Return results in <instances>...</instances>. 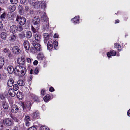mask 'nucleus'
Listing matches in <instances>:
<instances>
[{
	"instance_id": "f257e3e1",
	"label": "nucleus",
	"mask_w": 130,
	"mask_h": 130,
	"mask_svg": "<svg viewBox=\"0 0 130 130\" xmlns=\"http://www.w3.org/2000/svg\"><path fill=\"white\" fill-rule=\"evenodd\" d=\"M7 68L8 72L9 73L11 74L14 71V73L19 77L24 76L27 71L25 67L20 66H17L14 69L12 66L9 65L8 66Z\"/></svg>"
},
{
	"instance_id": "f03ea898",
	"label": "nucleus",
	"mask_w": 130,
	"mask_h": 130,
	"mask_svg": "<svg viewBox=\"0 0 130 130\" xmlns=\"http://www.w3.org/2000/svg\"><path fill=\"white\" fill-rule=\"evenodd\" d=\"M28 2L30 5L36 8L40 6L42 8L44 9L46 6V3L43 1H38V0H29Z\"/></svg>"
},
{
	"instance_id": "7ed1b4c3",
	"label": "nucleus",
	"mask_w": 130,
	"mask_h": 130,
	"mask_svg": "<svg viewBox=\"0 0 130 130\" xmlns=\"http://www.w3.org/2000/svg\"><path fill=\"white\" fill-rule=\"evenodd\" d=\"M40 13L41 20L44 22L43 24V28L45 30H47L49 28L48 19L45 12H41Z\"/></svg>"
},
{
	"instance_id": "20e7f679",
	"label": "nucleus",
	"mask_w": 130,
	"mask_h": 130,
	"mask_svg": "<svg viewBox=\"0 0 130 130\" xmlns=\"http://www.w3.org/2000/svg\"><path fill=\"white\" fill-rule=\"evenodd\" d=\"M30 41L34 47H31L30 48V50L32 53H35L36 50L39 51L40 50V45L39 44L36 42V41L32 39H30Z\"/></svg>"
},
{
	"instance_id": "39448f33",
	"label": "nucleus",
	"mask_w": 130,
	"mask_h": 130,
	"mask_svg": "<svg viewBox=\"0 0 130 130\" xmlns=\"http://www.w3.org/2000/svg\"><path fill=\"white\" fill-rule=\"evenodd\" d=\"M23 110L27 113L29 112L31 108V103L29 101H27L26 102L25 105L22 104V105Z\"/></svg>"
},
{
	"instance_id": "423d86ee",
	"label": "nucleus",
	"mask_w": 130,
	"mask_h": 130,
	"mask_svg": "<svg viewBox=\"0 0 130 130\" xmlns=\"http://www.w3.org/2000/svg\"><path fill=\"white\" fill-rule=\"evenodd\" d=\"M16 21H18L20 25H23L25 24L26 20L24 17L17 16Z\"/></svg>"
},
{
	"instance_id": "0eeeda50",
	"label": "nucleus",
	"mask_w": 130,
	"mask_h": 130,
	"mask_svg": "<svg viewBox=\"0 0 130 130\" xmlns=\"http://www.w3.org/2000/svg\"><path fill=\"white\" fill-rule=\"evenodd\" d=\"M80 20H81L80 19V16L79 15L76 16L71 19L72 23L74 24H79Z\"/></svg>"
},
{
	"instance_id": "6e6552de",
	"label": "nucleus",
	"mask_w": 130,
	"mask_h": 130,
	"mask_svg": "<svg viewBox=\"0 0 130 130\" xmlns=\"http://www.w3.org/2000/svg\"><path fill=\"white\" fill-rule=\"evenodd\" d=\"M8 126H10L13 125V123L12 120L9 118H7L3 121Z\"/></svg>"
},
{
	"instance_id": "1a4fd4ad",
	"label": "nucleus",
	"mask_w": 130,
	"mask_h": 130,
	"mask_svg": "<svg viewBox=\"0 0 130 130\" xmlns=\"http://www.w3.org/2000/svg\"><path fill=\"white\" fill-rule=\"evenodd\" d=\"M40 21L39 17L36 16L32 19V23L35 25L39 24L40 23Z\"/></svg>"
},
{
	"instance_id": "9d476101",
	"label": "nucleus",
	"mask_w": 130,
	"mask_h": 130,
	"mask_svg": "<svg viewBox=\"0 0 130 130\" xmlns=\"http://www.w3.org/2000/svg\"><path fill=\"white\" fill-rule=\"evenodd\" d=\"M12 51L13 53L17 54H20L21 51L20 49L17 46L13 47L12 49Z\"/></svg>"
},
{
	"instance_id": "9b49d317",
	"label": "nucleus",
	"mask_w": 130,
	"mask_h": 130,
	"mask_svg": "<svg viewBox=\"0 0 130 130\" xmlns=\"http://www.w3.org/2000/svg\"><path fill=\"white\" fill-rule=\"evenodd\" d=\"M11 109V112L12 113H15L18 112L19 108L17 105H13L12 106Z\"/></svg>"
},
{
	"instance_id": "f8f14e48",
	"label": "nucleus",
	"mask_w": 130,
	"mask_h": 130,
	"mask_svg": "<svg viewBox=\"0 0 130 130\" xmlns=\"http://www.w3.org/2000/svg\"><path fill=\"white\" fill-rule=\"evenodd\" d=\"M18 26L15 25L11 26L10 27V31L12 33L16 32L18 30Z\"/></svg>"
},
{
	"instance_id": "ddd939ff",
	"label": "nucleus",
	"mask_w": 130,
	"mask_h": 130,
	"mask_svg": "<svg viewBox=\"0 0 130 130\" xmlns=\"http://www.w3.org/2000/svg\"><path fill=\"white\" fill-rule=\"evenodd\" d=\"M45 57L42 53L40 52L38 54L37 59L38 60H43L45 59Z\"/></svg>"
},
{
	"instance_id": "4468645a",
	"label": "nucleus",
	"mask_w": 130,
	"mask_h": 130,
	"mask_svg": "<svg viewBox=\"0 0 130 130\" xmlns=\"http://www.w3.org/2000/svg\"><path fill=\"white\" fill-rule=\"evenodd\" d=\"M30 120V117L27 115H26L25 117L24 121L25 122L26 125V126H29L30 125V123L29 121Z\"/></svg>"
},
{
	"instance_id": "2eb2a0df",
	"label": "nucleus",
	"mask_w": 130,
	"mask_h": 130,
	"mask_svg": "<svg viewBox=\"0 0 130 130\" xmlns=\"http://www.w3.org/2000/svg\"><path fill=\"white\" fill-rule=\"evenodd\" d=\"M116 54V52L114 50H112L108 52L107 53V55L108 58H109L111 57V56H115Z\"/></svg>"
},
{
	"instance_id": "dca6fc26",
	"label": "nucleus",
	"mask_w": 130,
	"mask_h": 130,
	"mask_svg": "<svg viewBox=\"0 0 130 130\" xmlns=\"http://www.w3.org/2000/svg\"><path fill=\"white\" fill-rule=\"evenodd\" d=\"M17 62L19 64L21 65L24 64L25 62V59L24 57L22 56L21 58H19L17 60Z\"/></svg>"
},
{
	"instance_id": "f3484780",
	"label": "nucleus",
	"mask_w": 130,
	"mask_h": 130,
	"mask_svg": "<svg viewBox=\"0 0 130 130\" xmlns=\"http://www.w3.org/2000/svg\"><path fill=\"white\" fill-rule=\"evenodd\" d=\"M43 37L44 38V43L46 44L47 41L49 40L50 37L48 34L47 33H44L43 35Z\"/></svg>"
},
{
	"instance_id": "a211bd4d",
	"label": "nucleus",
	"mask_w": 130,
	"mask_h": 130,
	"mask_svg": "<svg viewBox=\"0 0 130 130\" xmlns=\"http://www.w3.org/2000/svg\"><path fill=\"white\" fill-rule=\"evenodd\" d=\"M17 37L14 35H11L8 39V41L10 42H13L15 41L17 39Z\"/></svg>"
},
{
	"instance_id": "6ab92c4d",
	"label": "nucleus",
	"mask_w": 130,
	"mask_h": 130,
	"mask_svg": "<svg viewBox=\"0 0 130 130\" xmlns=\"http://www.w3.org/2000/svg\"><path fill=\"white\" fill-rule=\"evenodd\" d=\"M24 47L26 50H28L30 48L29 43L27 41H25L23 43Z\"/></svg>"
},
{
	"instance_id": "aec40b11",
	"label": "nucleus",
	"mask_w": 130,
	"mask_h": 130,
	"mask_svg": "<svg viewBox=\"0 0 130 130\" xmlns=\"http://www.w3.org/2000/svg\"><path fill=\"white\" fill-rule=\"evenodd\" d=\"M47 49L50 51L53 48V43L51 41L49 40L48 41L47 45Z\"/></svg>"
},
{
	"instance_id": "412c9836",
	"label": "nucleus",
	"mask_w": 130,
	"mask_h": 130,
	"mask_svg": "<svg viewBox=\"0 0 130 130\" xmlns=\"http://www.w3.org/2000/svg\"><path fill=\"white\" fill-rule=\"evenodd\" d=\"M32 117L34 119H35L38 117L40 115L39 112L37 111L34 112L31 114Z\"/></svg>"
},
{
	"instance_id": "4be33fe9",
	"label": "nucleus",
	"mask_w": 130,
	"mask_h": 130,
	"mask_svg": "<svg viewBox=\"0 0 130 130\" xmlns=\"http://www.w3.org/2000/svg\"><path fill=\"white\" fill-rule=\"evenodd\" d=\"M18 10L19 14L21 15H23L25 13L24 10L22 8V6L21 5H19L18 6Z\"/></svg>"
},
{
	"instance_id": "5701e85b",
	"label": "nucleus",
	"mask_w": 130,
	"mask_h": 130,
	"mask_svg": "<svg viewBox=\"0 0 130 130\" xmlns=\"http://www.w3.org/2000/svg\"><path fill=\"white\" fill-rule=\"evenodd\" d=\"M8 93L9 95L13 97L15 95V93L13 91L14 90L10 88L8 90Z\"/></svg>"
},
{
	"instance_id": "b1692460",
	"label": "nucleus",
	"mask_w": 130,
	"mask_h": 130,
	"mask_svg": "<svg viewBox=\"0 0 130 130\" xmlns=\"http://www.w3.org/2000/svg\"><path fill=\"white\" fill-rule=\"evenodd\" d=\"M41 36L40 35L38 34H35V40L38 41L39 42L41 39Z\"/></svg>"
},
{
	"instance_id": "393cba45",
	"label": "nucleus",
	"mask_w": 130,
	"mask_h": 130,
	"mask_svg": "<svg viewBox=\"0 0 130 130\" xmlns=\"http://www.w3.org/2000/svg\"><path fill=\"white\" fill-rule=\"evenodd\" d=\"M14 81L13 79L10 78L9 79L7 83L8 86L10 87H12Z\"/></svg>"
},
{
	"instance_id": "a878e982",
	"label": "nucleus",
	"mask_w": 130,
	"mask_h": 130,
	"mask_svg": "<svg viewBox=\"0 0 130 130\" xmlns=\"http://www.w3.org/2000/svg\"><path fill=\"white\" fill-rule=\"evenodd\" d=\"M15 6L13 5H11L9 7L8 9L11 11H14L15 10Z\"/></svg>"
},
{
	"instance_id": "bb28decb",
	"label": "nucleus",
	"mask_w": 130,
	"mask_h": 130,
	"mask_svg": "<svg viewBox=\"0 0 130 130\" xmlns=\"http://www.w3.org/2000/svg\"><path fill=\"white\" fill-rule=\"evenodd\" d=\"M15 15V14L14 13H10V14H9L8 19L11 20H13Z\"/></svg>"
},
{
	"instance_id": "cd10ccee",
	"label": "nucleus",
	"mask_w": 130,
	"mask_h": 130,
	"mask_svg": "<svg viewBox=\"0 0 130 130\" xmlns=\"http://www.w3.org/2000/svg\"><path fill=\"white\" fill-rule=\"evenodd\" d=\"M17 98L20 100H21L23 98V95L20 92H18L17 94Z\"/></svg>"
},
{
	"instance_id": "c85d7f7f",
	"label": "nucleus",
	"mask_w": 130,
	"mask_h": 130,
	"mask_svg": "<svg viewBox=\"0 0 130 130\" xmlns=\"http://www.w3.org/2000/svg\"><path fill=\"white\" fill-rule=\"evenodd\" d=\"M114 47L116 48L119 51H120L121 50V46L118 43H115L114 45Z\"/></svg>"
},
{
	"instance_id": "c756f323",
	"label": "nucleus",
	"mask_w": 130,
	"mask_h": 130,
	"mask_svg": "<svg viewBox=\"0 0 130 130\" xmlns=\"http://www.w3.org/2000/svg\"><path fill=\"white\" fill-rule=\"evenodd\" d=\"M4 63V60L2 57H0V68H1Z\"/></svg>"
},
{
	"instance_id": "7c9ffc66",
	"label": "nucleus",
	"mask_w": 130,
	"mask_h": 130,
	"mask_svg": "<svg viewBox=\"0 0 130 130\" xmlns=\"http://www.w3.org/2000/svg\"><path fill=\"white\" fill-rule=\"evenodd\" d=\"M51 97L49 94H47L43 98V100L45 102H47L50 99Z\"/></svg>"
},
{
	"instance_id": "2f4dec72",
	"label": "nucleus",
	"mask_w": 130,
	"mask_h": 130,
	"mask_svg": "<svg viewBox=\"0 0 130 130\" xmlns=\"http://www.w3.org/2000/svg\"><path fill=\"white\" fill-rule=\"evenodd\" d=\"M3 108L5 109H7L9 107V104L6 102H4L2 103Z\"/></svg>"
},
{
	"instance_id": "473e14b6",
	"label": "nucleus",
	"mask_w": 130,
	"mask_h": 130,
	"mask_svg": "<svg viewBox=\"0 0 130 130\" xmlns=\"http://www.w3.org/2000/svg\"><path fill=\"white\" fill-rule=\"evenodd\" d=\"M6 16V13L4 12L1 15L0 19L2 21L4 20L5 19Z\"/></svg>"
},
{
	"instance_id": "72a5a7b5",
	"label": "nucleus",
	"mask_w": 130,
	"mask_h": 130,
	"mask_svg": "<svg viewBox=\"0 0 130 130\" xmlns=\"http://www.w3.org/2000/svg\"><path fill=\"white\" fill-rule=\"evenodd\" d=\"M7 36V34L4 32H2L1 34V37L3 39H5Z\"/></svg>"
},
{
	"instance_id": "f704fd0d",
	"label": "nucleus",
	"mask_w": 130,
	"mask_h": 130,
	"mask_svg": "<svg viewBox=\"0 0 130 130\" xmlns=\"http://www.w3.org/2000/svg\"><path fill=\"white\" fill-rule=\"evenodd\" d=\"M32 34L31 32L29 31H27L26 33V37L27 38H29L31 37Z\"/></svg>"
},
{
	"instance_id": "c9c22d12",
	"label": "nucleus",
	"mask_w": 130,
	"mask_h": 130,
	"mask_svg": "<svg viewBox=\"0 0 130 130\" xmlns=\"http://www.w3.org/2000/svg\"><path fill=\"white\" fill-rule=\"evenodd\" d=\"M53 44L54 46V48L55 49L57 50L58 48V43L57 41H55L53 42Z\"/></svg>"
},
{
	"instance_id": "e433bc0d",
	"label": "nucleus",
	"mask_w": 130,
	"mask_h": 130,
	"mask_svg": "<svg viewBox=\"0 0 130 130\" xmlns=\"http://www.w3.org/2000/svg\"><path fill=\"white\" fill-rule=\"evenodd\" d=\"M18 84L20 86H23L24 85L25 83L22 80H19L18 82Z\"/></svg>"
},
{
	"instance_id": "4c0bfd02",
	"label": "nucleus",
	"mask_w": 130,
	"mask_h": 130,
	"mask_svg": "<svg viewBox=\"0 0 130 130\" xmlns=\"http://www.w3.org/2000/svg\"><path fill=\"white\" fill-rule=\"evenodd\" d=\"M46 90L44 89H42L40 92L41 96L42 97L46 94Z\"/></svg>"
},
{
	"instance_id": "58836bf2",
	"label": "nucleus",
	"mask_w": 130,
	"mask_h": 130,
	"mask_svg": "<svg viewBox=\"0 0 130 130\" xmlns=\"http://www.w3.org/2000/svg\"><path fill=\"white\" fill-rule=\"evenodd\" d=\"M40 130H50L49 128L45 126H42L40 127Z\"/></svg>"
},
{
	"instance_id": "ea45409f",
	"label": "nucleus",
	"mask_w": 130,
	"mask_h": 130,
	"mask_svg": "<svg viewBox=\"0 0 130 130\" xmlns=\"http://www.w3.org/2000/svg\"><path fill=\"white\" fill-rule=\"evenodd\" d=\"M4 124L3 122H0V130H3Z\"/></svg>"
},
{
	"instance_id": "a19ab883",
	"label": "nucleus",
	"mask_w": 130,
	"mask_h": 130,
	"mask_svg": "<svg viewBox=\"0 0 130 130\" xmlns=\"http://www.w3.org/2000/svg\"><path fill=\"white\" fill-rule=\"evenodd\" d=\"M19 87L17 84H15L13 86V89L14 90L17 91Z\"/></svg>"
},
{
	"instance_id": "79ce46f5",
	"label": "nucleus",
	"mask_w": 130,
	"mask_h": 130,
	"mask_svg": "<svg viewBox=\"0 0 130 130\" xmlns=\"http://www.w3.org/2000/svg\"><path fill=\"white\" fill-rule=\"evenodd\" d=\"M30 8L28 6H26L25 7V12H29Z\"/></svg>"
},
{
	"instance_id": "37998d69",
	"label": "nucleus",
	"mask_w": 130,
	"mask_h": 130,
	"mask_svg": "<svg viewBox=\"0 0 130 130\" xmlns=\"http://www.w3.org/2000/svg\"><path fill=\"white\" fill-rule=\"evenodd\" d=\"M34 99L35 101H36L38 102H39V100L38 97L36 95H34Z\"/></svg>"
},
{
	"instance_id": "c03bdc74",
	"label": "nucleus",
	"mask_w": 130,
	"mask_h": 130,
	"mask_svg": "<svg viewBox=\"0 0 130 130\" xmlns=\"http://www.w3.org/2000/svg\"><path fill=\"white\" fill-rule=\"evenodd\" d=\"M31 30L34 33H35L37 32L36 30L32 26H31Z\"/></svg>"
},
{
	"instance_id": "a18cd8bd",
	"label": "nucleus",
	"mask_w": 130,
	"mask_h": 130,
	"mask_svg": "<svg viewBox=\"0 0 130 130\" xmlns=\"http://www.w3.org/2000/svg\"><path fill=\"white\" fill-rule=\"evenodd\" d=\"M10 1L11 3L13 4H16L18 2V0H10Z\"/></svg>"
},
{
	"instance_id": "49530a36",
	"label": "nucleus",
	"mask_w": 130,
	"mask_h": 130,
	"mask_svg": "<svg viewBox=\"0 0 130 130\" xmlns=\"http://www.w3.org/2000/svg\"><path fill=\"white\" fill-rule=\"evenodd\" d=\"M27 130H37L35 126L30 127Z\"/></svg>"
},
{
	"instance_id": "de8ad7c7",
	"label": "nucleus",
	"mask_w": 130,
	"mask_h": 130,
	"mask_svg": "<svg viewBox=\"0 0 130 130\" xmlns=\"http://www.w3.org/2000/svg\"><path fill=\"white\" fill-rule=\"evenodd\" d=\"M0 97L2 100H3L5 98V96L4 94L3 93H1L0 94Z\"/></svg>"
},
{
	"instance_id": "09e8293b",
	"label": "nucleus",
	"mask_w": 130,
	"mask_h": 130,
	"mask_svg": "<svg viewBox=\"0 0 130 130\" xmlns=\"http://www.w3.org/2000/svg\"><path fill=\"white\" fill-rule=\"evenodd\" d=\"M55 91V90L54 89V88L52 87V86L50 87L49 89V91L51 92H53L54 91Z\"/></svg>"
},
{
	"instance_id": "8fccbe9b",
	"label": "nucleus",
	"mask_w": 130,
	"mask_h": 130,
	"mask_svg": "<svg viewBox=\"0 0 130 130\" xmlns=\"http://www.w3.org/2000/svg\"><path fill=\"white\" fill-rule=\"evenodd\" d=\"M32 59H31L30 58H26V61L28 63H30L31 61V60H32Z\"/></svg>"
},
{
	"instance_id": "3c124183",
	"label": "nucleus",
	"mask_w": 130,
	"mask_h": 130,
	"mask_svg": "<svg viewBox=\"0 0 130 130\" xmlns=\"http://www.w3.org/2000/svg\"><path fill=\"white\" fill-rule=\"evenodd\" d=\"M3 51L5 53H8L9 52V50L7 48H5L4 49Z\"/></svg>"
},
{
	"instance_id": "603ef678",
	"label": "nucleus",
	"mask_w": 130,
	"mask_h": 130,
	"mask_svg": "<svg viewBox=\"0 0 130 130\" xmlns=\"http://www.w3.org/2000/svg\"><path fill=\"white\" fill-rule=\"evenodd\" d=\"M23 29V28L22 26H19V27L18 28V31H21Z\"/></svg>"
},
{
	"instance_id": "864d4df0",
	"label": "nucleus",
	"mask_w": 130,
	"mask_h": 130,
	"mask_svg": "<svg viewBox=\"0 0 130 130\" xmlns=\"http://www.w3.org/2000/svg\"><path fill=\"white\" fill-rule=\"evenodd\" d=\"M3 25L2 22L0 20V29H2L3 28Z\"/></svg>"
},
{
	"instance_id": "5fc2aeb1",
	"label": "nucleus",
	"mask_w": 130,
	"mask_h": 130,
	"mask_svg": "<svg viewBox=\"0 0 130 130\" xmlns=\"http://www.w3.org/2000/svg\"><path fill=\"white\" fill-rule=\"evenodd\" d=\"M35 73L36 74H38L39 73V71L38 69L36 68L34 70Z\"/></svg>"
},
{
	"instance_id": "6e6d98bb",
	"label": "nucleus",
	"mask_w": 130,
	"mask_h": 130,
	"mask_svg": "<svg viewBox=\"0 0 130 130\" xmlns=\"http://www.w3.org/2000/svg\"><path fill=\"white\" fill-rule=\"evenodd\" d=\"M59 35L55 33L54 36V38H57L58 37Z\"/></svg>"
},
{
	"instance_id": "4d7b16f0",
	"label": "nucleus",
	"mask_w": 130,
	"mask_h": 130,
	"mask_svg": "<svg viewBox=\"0 0 130 130\" xmlns=\"http://www.w3.org/2000/svg\"><path fill=\"white\" fill-rule=\"evenodd\" d=\"M32 75H30L28 77V81L29 82H30L32 80Z\"/></svg>"
},
{
	"instance_id": "13d9d810",
	"label": "nucleus",
	"mask_w": 130,
	"mask_h": 130,
	"mask_svg": "<svg viewBox=\"0 0 130 130\" xmlns=\"http://www.w3.org/2000/svg\"><path fill=\"white\" fill-rule=\"evenodd\" d=\"M38 63V61L37 60H35L33 62V64L35 65H37Z\"/></svg>"
},
{
	"instance_id": "bf43d9fd",
	"label": "nucleus",
	"mask_w": 130,
	"mask_h": 130,
	"mask_svg": "<svg viewBox=\"0 0 130 130\" xmlns=\"http://www.w3.org/2000/svg\"><path fill=\"white\" fill-rule=\"evenodd\" d=\"M20 2L22 4H24L26 2V0H20Z\"/></svg>"
},
{
	"instance_id": "052dcab7",
	"label": "nucleus",
	"mask_w": 130,
	"mask_h": 130,
	"mask_svg": "<svg viewBox=\"0 0 130 130\" xmlns=\"http://www.w3.org/2000/svg\"><path fill=\"white\" fill-rule=\"evenodd\" d=\"M127 115L128 116L130 117V109L127 111Z\"/></svg>"
},
{
	"instance_id": "680f3d73",
	"label": "nucleus",
	"mask_w": 130,
	"mask_h": 130,
	"mask_svg": "<svg viewBox=\"0 0 130 130\" xmlns=\"http://www.w3.org/2000/svg\"><path fill=\"white\" fill-rule=\"evenodd\" d=\"M8 56L11 59L13 58V56L10 53L9 54Z\"/></svg>"
},
{
	"instance_id": "e2e57ef3",
	"label": "nucleus",
	"mask_w": 130,
	"mask_h": 130,
	"mask_svg": "<svg viewBox=\"0 0 130 130\" xmlns=\"http://www.w3.org/2000/svg\"><path fill=\"white\" fill-rule=\"evenodd\" d=\"M18 127L16 126H15L14 127L13 130H18Z\"/></svg>"
},
{
	"instance_id": "0e129e2a",
	"label": "nucleus",
	"mask_w": 130,
	"mask_h": 130,
	"mask_svg": "<svg viewBox=\"0 0 130 130\" xmlns=\"http://www.w3.org/2000/svg\"><path fill=\"white\" fill-rule=\"evenodd\" d=\"M119 22V21L118 20H117L115 21V23L117 24Z\"/></svg>"
},
{
	"instance_id": "69168bd1",
	"label": "nucleus",
	"mask_w": 130,
	"mask_h": 130,
	"mask_svg": "<svg viewBox=\"0 0 130 130\" xmlns=\"http://www.w3.org/2000/svg\"><path fill=\"white\" fill-rule=\"evenodd\" d=\"M32 73H33V70L32 69H31L30 70V74H32Z\"/></svg>"
},
{
	"instance_id": "338daca9",
	"label": "nucleus",
	"mask_w": 130,
	"mask_h": 130,
	"mask_svg": "<svg viewBox=\"0 0 130 130\" xmlns=\"http://www.w3.org/2000/svg\"><path fill=\"white\" fill-rule=\"evenodd\" d=\"M4 2V0H0V3H3Z\"/></svg>"
},
{
	"instance_id": "774afa93",
	"label": "nucleus",
	"mask_w": 130,
	"mask_h": 130,
	"mask_svg": "<svg viewBox=\"0 0 130 130\" xmlns=\"http://www.w3.org/2000/svg\"><path fill=\"white\" fill-rule=\"evenodd\" d=\"M12 118H13V119L15 121H16L17 120L16 119V118L15 117H12Z\"/></svg>"
}]
</instances>
